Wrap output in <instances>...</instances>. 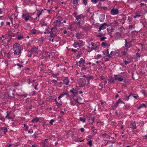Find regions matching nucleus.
<instances>
[{"label":"nucleus","instance_id":"obj_1","mask_svg":"<svg viewBox=\"0 0 147 147\" xmlns=\"http://www.w3.org/2000/svg\"><path fill=\"white\" fill-rule=\"evenodd\" d=\"M13 49L15 55H18L21 53V47L20 44L18 43L14 44L13 46Z\"/></svg>","mask_w":147,"mask_h":147},{"label":"nucleus","instance_id":"obj_2","mask_svg":"<svg viewBox=\"0 0 147 147\" xmlns=\"http://www.w3.org/2000/svg\"><path fill=\"white\" fill-rule=\"evenodd\" d=\"M94 45V43L93 42H91L90 44H89L87 49V50L88 52H90L93 50L96 49L97 47L94 49L95 46Z\"/></svg>","mask_w":147,"mask_h":147},{"label":"nucleus","instance_id":"obj_3","mask_svg":"<svg viewBox=\"0 0 147 147\" xmlns=\"http://www.w3.org/2000/svg\"><path fill=\"white\" fill-rule=\"evenodd\" d=\"M84 44V42L81 40H79L78 41L74 42L73 44V46L75 47H80L83 46Z\"/></svg>","mask_w":147,"mask_h":147},{"label":"nucleus","instance_id":"obj_4","mask_svg":"<svg viewBox=\"0 0 147 147\" xmlns=\"http://www.w3.org/2000/svg\"><path fill=\"white\" fill-rule=\"evenodd\" d=\"M78 84L80 87H83L86 84V80L85 79H79L78 82Z\"/></svg>","mask_w":147,"mask_h":147},{"label":"nucleus","instance_id":"obj_5","mask_svg":"<svg viewBox=\"0 0 147 147\" xmlns=\"http://www.w3.org/2000/svg\"><path fill=\"white\" fill-rule=\"evenodd\" d=\"M22 17L26 21H27L31 17L30 15L28 13L23 14Z\"/></svg>","mask_w":147,"mask_h":147},{"label":"nucleus","instance_id":"obj_6","mask_svg":"<svg viewBox=\"0 0 147 147\" xmlns=\"http://www.w3.org/2000/svg\"><path fill=\"white\" fill-rule=\"evenodd\" d=\"M111 13L113 15H115L119 13V11L116 8H113L111 10Z\"/></svg>","mask_w":147,"mask_h":147},{"label":"nucleus","instance_id":"obj_7","mask_svg":"<svg viewBox=\"0 0 147 147\" xmlns=\"http://www.w3.org/2000/svg\"><path fill=\"white\" fill-rule=\"evenodd\" d=\"M107 26H108L106 23H105L103 24L99 27L98 31L100 32L101 30L106 29Z\"/></svg>","mask_w":147,"mask_h":147},{"label":"nucleus","instance_id":"obj_8","mask_svg":"<svg viewBox=\"0 0 147 147\" xmlns=\"http://www.w3.org/2000/svg\"><path fill=\"white\" fill-rule=\"evenodd\" d=\"M125 47H126L125 49H128L131 46V41L127 42L126 39H125Z\"/></svg>","mask_w":147,"mask_h":147},{"label":"nucleus","instance_id":"obj_9","mask_svg":"<svg viewBox=\"0 0 147 147\" xmlns=\"http://www.w3.org/2000/svg\"><path fill=\"white\" fill-rule=\"evenodd\" d=\"M128 51L127 49H124L123 51L121 52L120 57H121L126 55L127 54Z\"/></svg>","mask_w":147,"mask_h":147},{"label":"nucleus","instance_id":"obj_10","mask_svg":"<svg viewBox=\"0 0 147 147\" xmlns=\"http://www.w3.org/2000/svg\"><path fill=\"white\" fill-rule=\"evenodd\" d=\"M58 17L59 18H57V19L56 20V23H57V24H56V26H57V27L58 26H60L61 20H62V18L61 17L59 16H58Z\"/></svg>","mask_w":147,"mask_h":147},{"label":"nucleus","instance_id":"obj_11","mask_svg":"<svg viewBox=\"0 0 147 147\" xmlns=\"http://www.w3.org/2000/svg\"><path fill=\"white\" fill-rule=\"evenodd\" d=\"M85 62V60L82 58H81L79 62V66L80 67H82L84 65Z\"/></svg>","mask_w":147,"mask_h":147},{"label":"nucleus","instance_id":"obj_12","mask_svg":"<svg viewBox=\"0 0 147 147\" xmlns=\"http://www.w3.org/2000/svg\"><path fill=\"white\" fill-rule=\"evenodd\" d=\"M102 53L104 56L103 57V58L104 59L105 61H107L109 60L110 58H111L109 57V55H106L105 53L102 52Z\"/></svg>","mask_w":147,"mask_h":147},{"label":"nucleus","instance_id":"obj_13","mask_svg":"<svg viewBox=\"0 0 147 147\" xmlns=\"http://www.w3.org/2000/svg\"><path fill=\"white\" fill-rule=\"evenodd\" d=\"M70 91L73 93L74 96H76L77 93V91L74 88H72L70 90Z\"/></svg>","mask_w":147,"mask_h":147},{"label":"nucleus","instance_id":"obj_14","mask_svg":"<svg viewBox=\"0 0 147 147\" xmlns=\"http://www.w3.org/2000/svg\"><path fill=\"white\" fill-rule=\"evenodd\" d=\"M73 100L75 102H77L79 103H82L81 100H82V99L80 97H78L77 99H76L73 98Z\"/></svg>","mask_w":147,"mask_h":147},{"label":"nucleus","instance_id":"obj_15","mask_svg":"<svg viewBox=\"0 0 147 147\" xmlns=\"http://www.w3.org/2000/svg\"><path fill=\"white\" fill-rule=\"evenodd\" d=\"M32 52L37 53L38 52L37 48L36 47H33L32 48L31 50Z\"/></svg>","mask_w":147,"mask_h":147},{"label":"nucleus","instance_id":"obj_16","mask_svg":"<svg viewBox=\"0 0 147 147\" xmlns=\"http://www.w3.org/2000/svg\"><path fill=\"white\" fill-rule=\"evenodd\" d=\"M101 46L105 48L109 46V45L106 42H103L101 43Z\"/></svg>","mask_w":147,"mask_h":147},{"label":"nucleus","instance_id":"obj_17","mask_svg":"<svg viewBox=\"0 0 147 147\" xmlns=\"http://www.w3.org/2000/svg\"><path fill=\"white\" fill-rule=\"evenodd\" d=\"M75 24H73L70 25L69 27L68 28L71 31L73 30L76 28H75Z\"/></svg>","mask_w":147,"mask_h":147},{"label":"nucleus","instance_id":"obj_18","mask_svg":"<svg viewBox=\"0 0 147 147\" xmlns=\"http://www.w3.org/2000/svg\"><path fill=\"white\" fill-rule=\"evenodd\" d=\"M63 83L65 84V85H67L68 84L69 82V80L67 78H66L63 79Z\"/></svg>","mask_w":147,"mask_h":147},{"label":"nucleus","instance_id":"obj_19","mask_svg":"<svg viewBox=\"0 0 147 147\" xmlns=\"http://www.w3.org/2000/svg\"><path fill=\"white\" fill-rule=\"evenodd\" d=\"M105 15L102 14L100 16V21L101 22H103L104 20L105 19Z\"/></svg>","mask_w":147,"mask_h":147},{"label":"nucleus","instance_id":"obj_20","mask_svg":"<svg viewBox=\"0 0 147 147\" xmlns=\"http://www.w3.org/2000/svg\"><path fill=\"white\" fill-rule=\"evenodd\" d=\"M52 30V28L50 29L49 27H47V28L45 31L44 32V33L45 34H48L50 32H51Z\"/></svg>","mask_w":147,"mask_h":147},{"label":"nucleus","instance_id":"obj_21","mask_svg":"<svg viewBox=\"0 0 147 147\" xmlns=\"http://www.w3.org/2000/svg\"><path fill=\"white\" fill-rule=\"evenodd\" d=\"M7 51H5L4 50H2L0 52V54H3L4 57L6 54H7Z\"/></svg>","mask_w":147,"mask_h":147},{"label":"nucleus","instance_id":"obj_22","mask_svg":"<svg viewBox=\"0 0 147 147\" xmlns=\"http://www.w3.org/2000/svg\"><path fill=\"white\" fill-rule=\"evenodd\" d=\"M76 36L78 39H80L82 37L81 34L80 33H78L76 34Z\"/></svg>","mask_w":147,"mask_h":147},{"label":"nucleus","instance_id":"obj_23","mask_svg":"<svg viewBox=\"0 0 147 147\" xmlns=\"http://www.w3.org/2000/svg\"><path fill=\"white\" fill-rule=\"evenodd\" d=\"M131 124L133 129H136V124L135 122L132 121L131 122Z\"/></svg>","mask_w":147,"mask_h":147},{"label":"nucleus","instance_id":"obj_24","mask_svg":"<svg viewBox=\"0 0 147 147\" xmlns=\"http://www.w3.org/2000/svg\"><path fill=\"white\" fill-rule=\"evenodd\" d=\"M115 80H117L118 81L121 82L123 81V77H117L115 78Z\"/></svg>","mask_w":147,"mask_h":147},{"label":"nucleus","instance_id":"obj_25","mask_svg":"<svg viewBox=\"0 0 147 147\" xmlns=\"http://www.w3.org/2000/svg\"><path fill=\"white\" fill-rule=\"evenodd\" d=\"M121 101V99H119L114 104V105L115 106V107H117Z\"/></svg>","mask_w":147,"mask_h":147},{"label":"nucleus","instance_id":"obj_26","mask_svg":"<svg viewBox=\"0 0 147 147\" xmlns=\"http://www.w3.org/2000/svg\"><path fill=\"white\" fill-rule=\"evenodd\" d=\"M2 131L4 133H6L7 131V128L5 127H3L1 129Z\"/></svg>","mask_w":147,"mask_h":147},{"label":"nucleus","instance_id":"obj_27","mask_svg":"<svg viewBox=\"0 0 147 147\" xmlns=\"http://www.w3.org/2000/svg\"><path fill=\"white\" fill-rule=\"evenodd\" d=\"M5 118L7 119H12V117L10 116V113H7V115L5 117Z\"/></svg>","mask_w":147,"mask_h":147},{"label":"nucleus","instance_id":"obj_28","mask_svg":"<svg viewBox=\"0 0 147 147\" xmlns=\"http://www.w3.org/2000/svg\"><path fill=\"white\" fill-rule=\"evenodd\" d=\"M81 67L82 68L81 69V70L83 71H85L87 68V67L84 65L83 66H82V67Z\"/></svg>","mask_w":147,"mask_h":147},{"label":"nucleus","instance_id":"obj_29","mask_svg":"<svg viewBox=\"0 0 147 147\" xmlns=\"http://www.w3.org/2000/svg\"><path fill=\"white\" fill-rule=\"evenodd\" d=\"M39 120V119L38 118H36L32 120V122L35 123L38 122Z\"/></svg>","mask_w":147,"mask_h":147},{"label":"nucleus","instance_id":"obj_30","mask_svg":"<svg viewBox=\"0 0 147 147\" xmlns=\"http://www.w3.org/2000/svg\"><path fill=\"white\" fill-rule=\"evenodd\" d=\"M24 36L22 35H20L18 36V39L19 40H21L23 39Z\"/></svg>","mask_w":147,"mask_h":147},{"label":"nucleus","instance_id":"obj_31","mask_svg":"<svg viewBox=\"0 0 147 147\" xmlns=\"http://www.w3.org/2000/svg\"><path fill=\"white\" fill-rule=\"evenodd\" d=\"M101 137H104L105 138H107L108 136H107V134L106 133H104L100 135Z\"/></svg>","mask_w":147,"mask_h":147},{"label":"nucleus","instance_id":"obj_32","mask_svg":"<svg viewBox=\"0 0 147 147\" xmlns=\"http://www.w3.org/2000/svg\"><path fill=\"white\" fill-rule=\"evenodd\" d=\"M56 105L57 106V107H58L59 108H60L62 106V104L60 103H59L58 102H57L56 101Z\"/></svg>","mask_w":147,"mask_h":147},{"label":"nucleus","instance_id":"obj_33","mask_svg":"<svg viewBox=\"0 0 147 147\" xmlns=\"http://www.w3.org/2000/svg\"><path fill=\"white\" fill-rule=\"evenodd\" d=\"M82 15L76 16V20H78L79 19H81L82 18Z\"/></svg>","mask_w":147,"mask_h":147},{"label":"nucleus","instance_id":"obj_34","mask_svg":"<svg viewBox=\"0 0 147 147\" xmlns=\"http://www.w3.org/2000/svg\"><path fill=\"white\" fill-rule=\"evenodd\" d=\"M112 24L117 25L118 24V22L117 20H114L112 22Z\"/></svg>","mask_w":147,"mask_h":147},{"label":"nucleus","instance_id":"obj_35","mask_svg":"<svg viewBox=\"0 0 147 147\" xmlns=\"http://www.w3.org/2000/svg\"><path fill=\"white\" fill-rule=\"evenodd\" d=\"M42 9L41 10H40L39 12V13L38 14V16L36 18V19H37L38 18H39L40 16L41 15L42 12Z\"/></svg>","mask_w":147,"mask_h":147},{"label":"nucleus","instance_id":"obj_36","mask_svg":"<svg viewBox=\"0 0 147 147\" xmlns=\"http://www.w3.org/2000/svg\"><path fill=\"white\" fill-rule=\"evenodd\" d=\"M116 35L117 38H119L121 36V34L119 32H117L116 33Z\"/></svg>","mask_w":147,"mask_h":147},{"label":"nucleus","instance_id":"obj_37","mask_svg":"<svg viewBox=\"0 0 147 147\" xmlns=\"http://www.w3.org/2000/svg\"><path fill=\"white\" fill-rule=\"evenodd\" d=\"M86 78L88 81H89L90 80L92 79L93 78L92 77V76H87L86 77Z\"/></svg>","mask_w":147,"mask_h":147},{"label":"nucleus","instance_id":"obj_38","mask_svg":"<svg viewBox=\"0 0 147 147\" xmlns=\"http://www.w3.org/2000/svg\"><path fill=\"white\" fill-rule=\"evenodd\" d=\"M36 30L35 29H32L31 31V33H32L33 34H35L36 33Z\"/></svg>","mask_w":147,"mask_h":147},{"label":"nucleus","instance_id":"obj_39","mask_svg":"<svg viewBox=\"0 0 147 147\" xmlns=\"http://www.w3.org/2000/svg\"><path fill=\"white\" fill-rule=\"evenodd\" d=\"M118 51H111V53H113V55H116L117 53H118Z\"/></svg>","mask_w":147,"mask_h":147},{"label":"nucleus","instance_id":"obj_40","mask_svg":"<svg viewBox=\"0 0 147 147\" xmlns=\"http://www.w3.org/2000/svg\"><path fill=\"white\" fill-rule=\"evenodd\" d=\"M40 24L42 26H46L47 25V24L46 23L42 21H41L40 22Z\"/></svg>","mask_w":147,"mask_h":147},{"label":"nucleus","instance_id":"obj_41","mask_svg":"<svg viewBox=\"0 0 147 147\" xmlns=\"http://www.w3.org/2000/svg\"><path fill=\"white\" fill-rule=\"evenodd\" d=\"M83 1V3L85 5H86L87 4V1L88 0H82Z\"/></svg>","mask_w":147,"mask_h":147},{"label":"nucleus","instance_id":"obj_42","mask_svg":"<svg viewBox=\"0 0 147 147\" xmlns=\"http://www.w3.org/2000/svg\"><path fill=\"white\" fill-rule=\"evenodd\" d=\"M80 120L81 121H82L83 123L85 122L86 119L85 118H83L82 117L80 118Z\"/></svg>","mask_w":147,"mask_h":147},{"label":"nucleus","instance_id":"obj_43","mask_svg":"<svg viewBox=\"0 0 147 147\" xmlns=\"http://www.w3.org/2000/svg\"><path fill=\"white\" fill-rule=\"evenodd\" d=\"M92 140H90L88 142L87 144L89 145L90 146H91L92 145Z\"/></svg>","mask_w":147,"mask_h":147},{"label":"nucleus","instance_id":"obj_44","mask_svg":"<svg viewBox=\"0 0 147 147\" xmlns=\"http://www.w3.org/2000/svg\"><path fill=\"white\" fill-rule=\"evenodd\" d=\"M92 131H93V135H95V134H96L97 133V129H94Z\"/></svg>","mask_w":147,"mask_h":147},{"label":"nucleus","instance_id":"obj_45","mask_svg":"<svg viewBox=\"0 0 147 147\" xmlns=\"http://www.w3.org/2000/svg\"><path fill=\"white\" fill-rule=\"evenodd\" d=\"M68 95V94L67 93H66V92H64V93H63V94H61L60 96L62 98V97H63L64 95Z\"/></svg>","mask_w":147,"mask_h":147},{"label":"nucleus","instance_id":"obj_46","mask_svg":"<svg viewBox=\"0 0 147 147\" xmlns=\"http://www.w3.org/2000/svg\"><path fill=\"white\" fill-rule=\"evenodd\" d=\"M102 57V56L101 55L98 54L96 55V57L97 59H99Z\"/></svg>","mask_w":147,"mask_h":147},{"label":"nucleus","instance_id":"obj_47","mask_svg":"<svg viewBox=\"0 0 147 147\" xmlns=\"http://www.w3.org/2000/svg\"><path fill=\"white\" fill-rule=\"evenodd\" d=\"M130 61H126V60H125L124 61L126 65H127L129 63H130Z\"/></svg>","mask_w":147,"mask_h":147},{"label":"nucleus","instance_id":"obj_48","mask_svg":"<svg viewBox=\"0 0 147 147\" xmlns=\"http://www.w3.org/2000/svg\"><path fill=\"white\" fill-rule=\"evenodd\" d=\"M11 53H10V52H8L7 53V55H8L7 57L9 58H10L11 55Z\"/></svg>","mask_w":147,"mask_h":147},{"label":"nucleus","instance_id":"obj_49","mask_svg":"<svg viewBox=\"0 0 147 147\" xmlns=\"http://www.w3.org/2000/svg\"><path fill=\"white\" fill-rule=\"evenodd\" d=\"M141 15L138 14H137L136 16H134V18H136L138 17H139Z\"/></svg>","mask_w":147,"mask_h":147},{"label":"nucleus","instance_id":"obj_50","mask_svg":"<svg viewBox=\"0 0 147 147\" xmlns=\"http://www.w3.org/2000/svg\"><path fill=\"white\" fill-rule=\"evenodd\" d=\"M107 38L104 36L100 38V40L101 41H103L104 40L106 39Z\"/></svg>","mask_w":147,"mask_h":147},{"label":"nucleus","instance_id":"obj_51","mask_svg":"<svg viewBox=\"0 0 147 147\" xmlns=\"http://www.w3.org/2000/svg\"><path fill=\"white\" fill-rule=\"evenodd\" d=\"M54 120L51 119L50 120V123L51 125H52L53 124V123L54 122Z\"/></svg>","mask_w":147,"mask_h":147},{"label":"nucleus","instance_id":"obj_52","mask_svg":"<svg viewBox=\"0 0 147 147\" xmlns=\"http://www.w3.org/2000/svg\"><path fill=\"white\" fill-rule=\"evenodd\" d=\"M97 0H91V1L93 3H96L97 2Z\"/></svg>","mask_w":147,"mask_h":147},{"label":"nucleus","instance_id":"obj_53","mask_svg":"<svg viewBox=\"0 0 147 147\" xmlns=\"http://www.w3.org/2000/svg\"><path fill=\"white\" fill-rule=\"evenodd\" d=\"M109 82H111V83L114 82H115L114 81V80L113 79H112V78L111 79L109 80Z\"/></svg>","mask_w":147,"mask_h":147},{"label":"nucleus","instance_id":"obj_54","mask_svg":"<svg viewBox=\"0 0 147 147\" xmlns=\"http://www.w3.org/2000/svg\"><path fill=\"white\" fill-rule=\"evenodd\" d=\"M136 55L138 59V58H140V55L139 53H137L136 54Z\"/></svg>","mask_w":147,"mask_h":147},{"label":"nucleus","instance_id":"obj_55","mask_svg":"<svg viewBox=\"0 0 147 147\" xmlns=\"http://www.w3.org/2000/svg\"><path fill=\"white\" fill-rule=\"evenodd\" d=\"M28 132L32 134L33 133V131L32 129H30L29 131H28Z\"/></svg>","mask_w":147,"mask_h":147},{"label":"nucleus","instance_id":"obj_56","mask_svg":"<svg viewBox=\"0 0 147 147\" xmlns=\"http://www.w3.org/2000/svg\"><path fill=\"white\" fill-rule=\"evenodd\" d=\"M132 19L129 16L128 17L127 20L129 22H130Z\"/></svg>","mask_w":147,"mask_h":147},{"label":"nucleus","instance_id":"obj_57","mask_svg":"<svg viewBox=\"0 0 147 147\" xmlns=\"http://www.w3.org/2000/svg\"><path fill=\"white\" fill-rule=\"evenodd\" d=\"M109 55V57H111L112 56H114V55H113V53H111V52L110 54Z\"/></svg>","mask_w":147,"mask_h":147},{"label":"nucleus","instance_id":"obj_58","mask_svg":"<svg viewBox=\"0 0 147 147\" xmlns=\"http://www.w3.org/2000/svg\"><path fill=\"white\" fill-rule=\"evenodd\" d=\"M99 86H100L101 87V88H102L103 86V84L102 83V82H101V83H100V84H99Z\"/></svg>","mask_w":147,"mask_h":147},{"label":"nucleus","instance_id":"obj_59","mask_svg":"<svg viewBox=\"0 0 147 147\" xmlns=\"http://www.w3.org/2000/svg\"><path fill=\"white\" fill-rule=\"evenodd\" d=\"M9 19H10V21H11V23H13V18L11 17H9Z\"/></svg>","mask_w":147,"mask_h":147},{"label":"nucleus","instance_id":"obj_60","mask_svg":"<svg viewBox=\"0 0 147 147\" xmlns=\"http://www.w3.org/2000/svg\"><path fill=\"white\" fill-rule=\"evenodd\" d=\"M4 57L3 54H0V59L3 58Z\"/></svg>","mask_w":147,"mask_h":147},{"label":"nucleus","instance_id":"obj_61","mask_svg":"<svg viewBox=\"0 0 147 147\" xmlns=\"http://www.w3.org/2000/svg\"><path fill=\"white\" fill-rule=\"evenodd\" d=\"M80 130L82 132H83L84 131V129L83 128H82L80 129Z\"/></svg>","mask_w":147,"mask_h":147},{"label":"nucleus","instance_id":"obj_62","mask_svg":"<svg viewBox=\"0 0 147 147\" xmlns=\"http://www.w3.org/2000/svg\"><path fill=\"white\" fill-rule=\"evenodd\" d=\"M133 27L132 25H129V29H131Z\"/></svg>","mask_w":147,"mask_h":147},{"label":"nucleus","instance_id":"obj_63","mask_svg":"<svg viewBox=\"0 0 147 147\" xmlns=\"http://www.w3.org/2000/svg\"><path fill=\"white\" fill-rule=\"evenodd\" d=\"M102 80H103L105 79V77L104 76H100Z\"/></svg>","mask_w":147,"mask_h":147},{"label":"nucleus","instance_id":"obj_64","mask_svg":"<svg viewBox=\"0 0 147 147\" xmlns=\"http://www.w3.org/2000/svg\"><path fill=\"white\" fill-rule=\"evenodd\" d=\"M72 51H73L74 52H75H75H76V49H72Z\"/></svg>","mask_w":147,"mask_h":147}]
</instances>
